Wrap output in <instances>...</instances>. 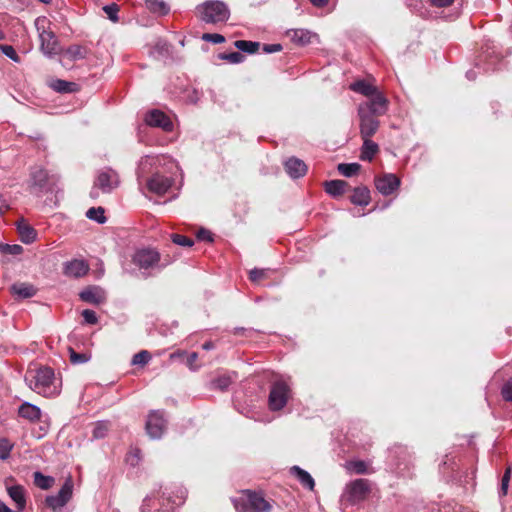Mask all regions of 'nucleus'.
<instances>
[{
	"label": "nucleus",
	"mask_w": 512,
	"mask_h": 512,
	"mask_svg": "<svg viewBox=\"0 0 512 512\" xmlns=\"http://www.w3.org/2000/svg\"><path fill=\"white\" fill-rule=\"evenodd\" d=\"M388 110V100L385 96H378L374 101H365L359 104L357 114L359 117V130L361 138H371L380 126L379 117Z\"/></svg>",
	"instance_id": "obj_1"
},
{
	"label": "nucleus",
	"mask_w": 512,
	"mask_h": 512,
	"mask_svg": "<svg viewBox=\"0 0 512 512\" xmlns=\"http://www.w3.org/2000/svg\"><path fill=\"white\" fill-rule=\"evenodd\" d=\"M25 381L33 391L45 397H52L59 393L55 384L54 371L49 367L28 371L25 375Z\"/></svg>",
	"instance_id": "obj_2"
},
{
	"label": "nucleus",
	"mask_w": 512,
	"mask_h": 512,
	"mask_svg": "<svg viewBox=\"0 0 512 512\" xmlns=\"http://www.w3.org/2000/svg\"><path fill=\"white\" fill-rule=\"evenodd\" d=\"M34 25L38 33L40 51L48 58L58 55L61 48L56 34L51 29V21L46 16H39L35 19Z\"/></svg>",
	"instance_id": "obj_3"
},
{
	"label": "nucleus",
	"mask_w": 512,
	"mask_h": 512,
	"mask_svg": "<svg viewBox=\"0 0 512 512\" xmlns=\"http://www.w3.org/2000/svg\"><path fill=\"white\" fill-rule=\"evenodd\" d=\"M132 262L141 271L142 276L147 278L153 275V271H161L170 261H161V254L153 248H141L135 251Z\"/></svg>",
	"instance_id": "obj_4"
},
{
	"label": "nucleus",
	"mask_w": 512,
	"mask_h": 512,
	"mask_svg": "<svg viewBox=\"0 0 512 512\" xmlns=\"http://www.w3.org/2000/svg\"><path fill=\"white\" fill-rule=\"evenodd\" d=\"M199 18L208 24L224 23L229 19L230 11L225 3L218 0H208L198 5Z\"/></svg>",
	"instance_id": "obj_5"
},
{
	"label": "nucleus",
	"mask_w": 512,
	"mask_h": 512,
	"mask_svg": "<svg viewBox=\"0 0 512 512\" xmlns=\"http://www.w3.org/2000/svg\"><path fill=\"white\" fill-rule=\"evenodd\" d=\"M291 394V385L287 380L283 378L275 380L270 387L268 397L269 409L271 411L282 410L290 399Z\"/></svg>",
	"instance_id": "obj_6"
},
{
	"label": "nucleus",
	"mask_w": 512,
	"mask_h": 512,
	"mask_svg": "<svg viewBox=\"0 0 512 512\" xmlns=\"http://www.w3.org/2000/svg\"><path fill=\"white\" fill-rule=\"evenodd\" d=\"M238 512H270L271 505L260 494L248 491L245 498L235 501Z\"/></svg>",
	"instance_id": "obj_7"
},
{
	"label": "nucleus",
	"mask_w": 512,
	"mask_h": 512,
	"mask_svg": "<svg viewBox=\"0 0 512 512\" xmlns=\"http://www.w3.org/2000/svg\"><path fill=\"white\" fill-rule=\"evenodd\" d=\"M371 491L370 481L360 478L346 485L345 497L350 504H357L365 500Z\"/></svg>",
	"instance_id": "obj_8"
},
{
	"label": "nucleus",
	"mask_w": 512,
	"mask_h": 512,
	"mask_svg": "<svg viewBox=\"0 0 512 512\" xmlns=\"http://www.w3.org/2000/svg\"><path fill=\"white\" fill-rule=\"evenodd\" d=\"M119 185L118 174L112 169H105L99 172L94 187L91 191L92 197H97L98 192L96 188L100 189L103 193H110Z\"/></svg>",
	"instance_id": "obj_9"
},
{
	"label": "nucleus",
	"mask_w": 512,
	"mask_h": 512,
	"mask_svg": "<svg viewBox=\"0 0 512 512\" xmlns=\"http://www.w3.org/2000/svg\"><path fill=\"white\" fill-rule=\"evenodd\" d=\"M73 493V481L69 477L65 480L61 489L56 495L47 496L45 499L46 505L53 510L63 507L71 499Z\"/></svg>",
	"instance_id": "obj_10"
},
{
	"label": "nucleus",
	"mask_w": 512,
	"mask_h": 512,
	"mask_svg": "<svg viewBox=\"0 0 512 512\" xmlns=\"http://www.w3.org/2000/svg\"><path fill=\"white\" fill-rule=\"evenodd\" d=\"M166 427V420L164 419L163 411L157 410L152 411L148 415V419L146 421V431L147 434L152 439H159L164 433Z\"/></svg>",
	"instance_id": "obj_11"
},
{
	"label": "nucleus",
	"mask_w": 512,
	"mask_h": 512,
	"mask_svg": "<svg viewBox=\"0 0 512 512\" xmlns=\"http://www.w3.org/2000/svg\"><path fill=\"white\" fill-rule=\"evenodd\" d=\"M146 186L151 193L162 196L171 188L172 180L159 173H153L152 177L146 180Z\"/></svg>",
	"instance_id": "obj_12"
},
{
	"label": "nucleus",
	"mask_w": 512,
	"mask_h": 512,
	"mask_svg": "<svg viewBox=\"0 0 512 512\" xmlns=\"http://www.w3.org/2000/svg\"><path fill=\"white\" fill-rule=\"evenodd\" d=\"M145 122L151 127H158L164 131H172L173 123L170 118L160 110H152L145 116Z\"/></svg>",
	"instance_id": "obj_13"
},
{
	"label": "nucleus",
	"mask_w": 512,
	"mask_h": 512,
	"mask_svg": "<svg viewBox=\"0 0 512 512\" xmlns=\"http://www.w3.org/2000/svg\"><path fill=\"white\" fill-rule=\"evenodd\" d=\"M89 271L88 263L83 259H73L63 264V274L67 277L80 278Z\"/></svg>",
	"instance_id": "obj_14"
},
{
	"label": "nucleus",
	"mask_w": 512,
	"mask_h": 512,
	"mask_svg": "<svg viewBox=\"0 0 512 512\" xmlns=\"http://www.w3.org/2000/svg\"><path fill=\"white\" fill-rule=\"evenodd\" d=\"M400 185L399 178L394 174H385L375 179L377 190L384 196L391 195Z\"/></svg>",
	"instance_id": "obj_15"
},
{
	"label": "nucleus",
	"mask_w": 512,
	"mask_h": 512,
	"mask_svg": "<svg viewBox=\"0 0 512 512\" xmlns=\"http://www.w3.org/2000/svg\"><path fill=\"white\" fill-rule=\"evenodd\" d=\"M349 89L359 93L369 99L367 101H374L376 97L384 96L382 92H380L376 86L370 84L365 80H357L350 84Z\"/></svg>",
	"instance_id": "obj_16"
},
{
	"label": "nucleus",
	"mask_w": 512,
	"mask_h": 512,
	"mask_svg": "<svg viewBox=\"0 0 512 512\" xmlns=\"http://www.w3.org/2000/svg\"><path fill=\"white\" fill-rule=\"evenodd\" d=\"M79 297L86 303L100 305L106 301V292L101 287L90 286L82 290Z\"/></svg>",
	"instance_id": "obj_17"
},
{
	"label": "nucleus",
	"mask_w": 512,
	"mask_h": 512,
	"mask_svg": "<svg viewBox=\"0 0 512 512\" xmlns=\"http://www.w3.org/2000/svg\"><path fill=\"white\" fill-rule=\"evenodd\" d=\"M285 171L293 178L298 179L303 177L307 172V165L304 161L296 157H290L284 163Z\"/></svg>",
	"instance_id": "obj_18"
},
{
	"label": "nucleus",
	"mask_w": 512,
	"mask_h": 512,
	"mask_svg": "<svg viewBox=\"0 0 512 512\" xmlns=\"http://www.w3.org/2000/svg\"><path fill=\"white\" fill-rule=\"evenodd\" d=\"M159 163L160 158L158 156L146 155L142 157L137 168L138 180L141 181L147 174L152 173L153 168L157 167Z\"/></svg>",
	"instance_id": "obj_19"
},
{
	"label": "nucleus",
	"mask_w": 512,
	"mask_h": 512,
	"mask_svg": "<svg viewBox=\"0 0 512 512\" xmlns=\"http://www.w3.org/2000/svg\"><path fill=\"white\" fill-rule=\"evenodd\" d=\"M11 292L19 299H27L36 295L37 289L29 283H15L11 286Z\"/></svg>",
	"instance_id": "obj_20"
},
{
	"label": "nucleus",
	"mask_w": 512,
	"mask_h": 512,
	"mask_svg": "<svg viewBox=\"0 0 512 512\" xmlns=\"http://www.w3.org/2000/svg\"><path fill=\"white\" fill-rule=\"evenodd\" d=\"M31 186L44 189L48 182V173L41 167H34L30 173Z\"/></svg>",
	"instance_id": "obj_21"
},
{
	"label": "nucleus",
	"mask_w": 512,
	"mask_h": 512,
	"mask_svg": "<svg viewBox=\"0 0 512 512\" xmlns=\"http://www.w3.org/2000/svg\"><path fill=\"white\" fill-rule=\"evenodd\" d=\"M18 412L22 418L28 419L32 422L38 421L41 417L40 408L36 405L29 403V402L23 403L19 407Z\"/></svg>",
	"instance_id": "obj_22"
},
{
	"label": "nucleus",
	"mask_w": 512,
	"mask_h": 512,
	"mask_svg": "<svg viewBox=\"0 0 512 512\" xmlns=\"http://www.w3.org/2000/svg\"><path fill=\"white\" fill-rule=\"evenodd\" d=\"M291 475L295 476L298 481L309 490H313L315 487V482L312 476L299 466H293L290 468Z\"/></svg>",
	"instance_id": "obj_23"
},
{
	"label": "nucleus",
	"mask_w": 512,
	"mask_h": 512,
	"mask_svg": "<svg viewBox=\"0 0 512 512\" xmlns=\"http://www.w3.org/2000/svg\"><path fill=\"white\" fill-rule=\"evenodd\" d=\"M348 183L344 180H330L324 183L326 193L332 197H338L345 193Z\"/></svg>",
	"instance_id": "obj_24"
},
{
	"label": "nucleus",
	"mask_w": 512,
	"mask_h": 512,
	"mask_svg": "<svg viewBox=\"0 0 512 512\" xmlns=\"http://www.w3.org/2000/svg\"><path fill=\"white\" fill-rule=\"evenodd\" d=\"M8 495L16 503L18 511L26 505L25 490L21 485H14L7 488Z\"/></svg>",
	"instance_id": "obj_25"
},
{
	"label": "nucleus",
	"mask_w": 512,
	"mask_h": 512,
	"mask_svg": "<svg viewBox=\"0 0 512 512\" xmlns=\"http://www.w3.org/2000/svg\"><path fill=\"white\" fill-rule=\"evenodd\" d=\"M363 145L361 148V160L371 161L374 156L378 153V144L371 140V138H362Z\"/></svg>",
	"instance_id": "obj_26"
},
{
	"label": "nucleus",
	"mask_w": 512,
	"mask_h": 512,
	"mask_svg": "<svg viewBox=\"0 0 512 512\" xmlns=\"http://www.w3.org/2000/svg\"><path fill=\"white\" fill-rule=\"evenodd\" d=\"M350 201L359 206H366L370 202V191L366 187H357L354 189Z\"/></svg>",
	"instance_id": "obj_27"
},
{
	"label": "nucleus",
	"mask_w": 512,
	"mask_h": 512,
	"mask_svg": "<svg viewBox=\"0 0 512 512\" xmlns=\"http://www.w3.org/2000/svg\"><path fill=\"white\" fill-rule=\"evenodd\" d=\"M290 39L299 45H306L311 42L313 34L305 29H294L288 32Z\"/></svg>",
	"instance_id": "obj_28"
},
{
	"label": "nucleus",
	"mask_w": 512,
	"mask_h": 512,
	"mask_svg": "<svg viewBox=\"0 0 512 512\" xmlns=\"http://www.w3.org/2000/svg\"><path fill=\"white\" fill-rule=\"evenodd\" d=\"M50 87L54 91L59 92V93H72V92L76 91L77 84L74 82H69V81L62 80V79H56L50 83Z\"/></svg>",
	"instance_id": "obj_29"
},
{
	"label": "nucleus",
	"mask_w": 512,
	"mask_h": 512,
	"mask_svg": "<svg viewBox=\"0 0 512 512\" xmlns=\"http://www.w3.org/2000/svg\"><path fill=\"white\" fill-rule=\"evenodd\" d=\"M18 233L21 241L26 244L34 242L37 236L35 229L27 224H19Z\"/></svg>",
	"instance_id": "obj_30"
},
{
	"label": "nucleus",
	"mask_w": 512,
	"mask_h": 512,
	"mask_svg": "<svg viewBox=\"0 0 512 512\" xmlns=\"http://www.w3.org/2000/svg\"><path fill=\"white\" fill-rule=\"evenodd\" d=\"M87 50L80 45H72L65 50L66 57L71 61H77L86 57Z\"/></svg>",
	"instance_id": "obj_31"
},
{
	"label": "nucleus",
	"mask_w": 512,
	"mask_h": 512,
	"mask_svg": "<svg viewBox=\"0 0 512 512\" xmlns=\"http://www.w3.org/2000/svg\"><path fill=\"white\" fill-rule=\"evenodd\" d=\"M234 46L242 52L253 54L258 51L260 43L248 40H237L234 42Z\"/></svg>",
	"instance_id": "obj_32"
},
{
	"label": "nucleus",
	"mask_w": 512,
	"mask_h": 512,
	"mask_svg": "<svg viewBox=\"0 0 512 512\" xmlns=\"http://www.w3.org/2000/svg\"><path fill=\"white\" fill-rule=\"evenodd\" d=\"M33 477H34V484L43 490L49 489L54 483L53 477L46 476L39 471L34 472Z\"/></svg>",
	"instance_id": "obj_33"
},
{
	"label": "nucleus",
	"mask_w": 512,
	"mask_h": 512,
	"mask_svg": "<svg viewBox=\"0 0 512 512\" xmlns=\"http://www.w3.org/2000/svg\"><path fill=\"white\" fill-rule=\"evenodd\" d=\"M146 6L151 12L159 15H165L169 12L168 5L162 0H146Z\"/></svg>",
	"instance_id": "obj_34"
},
{
	"label": "nucleus",
	"mask_w": 512,
	"mask_h": 512,
	"mask_svg": "<svg viewBox=\"0 0 512 512\" xmlns=\"http://www.w3.org/2000/svg\"><path fill=\"white\" fill-rule=\"evenodd\" d=\"M361 166L358 163H341L338 165V171L345 177H352L358 173Z\"/></svg>",
	"instance_id": "obj_35"
},
{
	"label": "nucleus",
	"mask_w": 512,
	"mask_h": 512,
	"mask_svg": "<svg viewBox=\"0 0 512 512\" xmlns=\"http://www.w3.org/2000/svg\"><path fill=\"white\" fill-rule=\"evenodd\" d=\"M110 428V423L108 421H98L95 423L92 435L93 439H102L104 438Z\"/></svg>",
	"instance_id": "obj_36"
},
{
	"label": "nucleus",
	"mask_w": 512,
	"mask_h": 512,
	"mask_svg": "<svg viewBox=\"0 0 512 512\" xmlns=\"http://www.w3.org/2000/svg\"><path fill=\"white\" fill-rule=\"evenodd\" d=\"M104 212L105 211L102 207H92L86 212V217L90 220L96 221L99 224H103L106 222Z\"/></svg>",
	"instance_id": "obj_37"
},
{
	"label": "nucleus",
	"mask_w": 512,
	"mask_h": 512,
	"mask_svg": "<svg viewBox=\"0 0 512 512\" xmlns=\"http://www.w3.org/2000/svg\"><path fill=\"white\" fill-rule=\"evenodd\" d=\"M231 383L232 379L229 375H221L211 381V386L213 389L224 391L231 385Z\"/></svg>",
	"instance_id": "obj_38"
},
{
	"label": "nucleus",
	"mask_w": 512,
	"mask_h": 512,
	"mask_svg": "<svg viewBox=\"0 0 512 512\" xmlns=\"http://www.w3.org/2000/svg\"><path fill=\"white\" fill-rule=\"evenodd\" d=\"M219 58L232 64H239L244 61L245 56L241 52L234 51L231 53H220Z\"/></svg>",
	"instance_id": "obj_39"
},
{
	"label": "nucleus",
	"mask_w": 512,
	"mask_h": 512,
	"mask_svg": "<svg viewBox=\"0 0 512 512\" xmlns=\"http://www.w3.org/2000/svg\"><path fill=\"white\" fill-rule=\"evenodd\" d=\"M70 361L72 364H83L90 360V355L87 353H77L74 349L69 348Z\"/></svg>",
	"instance_id": "obj_40"
},
{
	"label": "nucleus",
	"mask_w": 512,
	"mask_h": 512,
	"mask_svg": "<svg viewBox=\"0 0 512 512\" xmlns=\"http://www.w3.org/2000/svg\"><path fill=\"white\" fill-rule=\"evenodd\" d=\"M150 359H151V354L146 350H142L133 356L131 363L133 365L143 366V365H146L150 361Z\"/></svg>",
	"instance_id": "obj_41"
},
{
	"label": "nucleus",
	"mask_w": 512,
	"mask_h": 512,
	"mask_svg": "<svg viewBox=\"0 0 512 512\" xmlns=\"http://www.w3.org/2000/svg\"><path fill=\"white\" fill-rule=\"evenodd\" d=\"M0 51L8 58H10L12 61L19 63L20 57L16 53L15 49L11 45L6 44H0Z\"/></svg>",
	"instance_id": "obj_42"
},
{
	"label": "nucleus",
	"mask_w": 512,
	"mask_h": 512,
	"mask_svg": "<svg viewBox=\"0 0 512 512\" xmlns=\"http://www.w3.org/2000/svg\"><path fill=\"white\" fill-rule=\"evenodd\" d=\"M348 469L352 470L356 474H366L367 471V464L366 462L362 460L357 461H351L348 463Z\"/></svg>",
	"instance_id": "obj_43"
},
{
	"label": "nucleus",
	"mask_w": 512,
	"mask_h": 512,
	"mask_svg": "<svg viewBox=\"0 0 512 512\" xmlns=\"http://www.w3.org/2000/svg\"><path fill=\"white\" fill-rule=\"evenodd\" d=\"M0 251L4 254L19 255L22 253L23 248L21 245L18 244L11 245L0 243Z\"/></svg>",
	"instance_id": "obj_44"
},
{
	"label": "nucleus",
	"mask_w": 512,
	"mask_h": 512,
	"mask_svg": "<svg viewBox=\"0 0 512 512\" xmlns=\"http://www.w3.org/2000/svg\"><path fill=\"white\" fill-rule=\"evenodd\" d=\"M13 445L6 438L0 439V459L6 460L10 456Z\"/></svg>",
	"instance_id": "obj_45"
},
{
	"label": "nucleus",
	"mask_w": 512,
	"mask_h": 512,
	"mask_svg": "<svg viewBox=\"0 0 512 512\" xmlns=\"http://www.w3.org/2000/svg\"><path fill=\"white\" fill-rule=\"evenodd\" d=\"M103 10L112 22H114V23L118 22L119 6L117 4L112 3L110 5H106L103 7Z\"/></svg>",
	"instance_id": "obj_46"
},
{
	"label": "nucleus",
	"mask_w": 512,
	"mask_h": 512,
	"mask_svg": "<svg viewBox=\"0 0 512 512\" xmlns=\"http://www.w3.org/2000/svg\"><path fill=\"white\" fill-rule=\"evenodd\" d=\"M171 239L174 244L183 247H191L194 244L192 239L180 234H172Z\"/></svg>",
	"instance_id": "obj_47"
},
{
	"label": "nucleus",
	"mask_w": 512,
	"mask_h": 512,
	"mask_svg": "<svg viewBox=\"0 0 512 512\" xmlns=\"http://www.w3.org/2000/svg\"><path fill=\"white\" fill-rule=\"evenodd\" d=\"M501 395L505 401L512 402V377L502 386Z\"/></svg>",
	"instance_id": "obj_48"
},
{
	"label": "nucleus",
	"mask_w": 512,
	"mask_h": 512,
	"mask_svg": "<svg viewBox=\"0 0 512 512\" xmlns=\"http://www.w3.org/2000/svg\"><path fill=\"white\" fill-rule=\"evenodd\" d=\"M202 40L213 44H220L225 41V38L223 35L217 33H204L202 35Z\"/></svg>",
	"instance_id": "obj_49"
},
{
	"label": "nucleus",
	"mask_w": 512,
	"mask_h": 512,
	"mask_svg": "<svg viewBox=\"0 0 512 512\" xmlns=\"http://www.w3.org/2000/svg\"><path fill=\"white\" fill-rule=\"evenodd\" d=\"M82 317L85 323L95 325L98 322V317L93 310L85 309L82 311Z\"/></svg>",
	"instance_id": "obj_50"
},
{
	"label": "nucleus",
	"mask_w": 512,
	"mask_h": 512,
	"mask_svg": "<svg viewBox=\"0 0 512 512\" xmlns=\"http://www.w3.org/2000/svg\"><path fill=\"white\" fill-rule=\"evenodd\" d=\"M140 461V450L135 448L133 450H131L127 457H126V462L128 464H130L131 466H136Z\"/></svg>",
	"instance_id": "obj_51"
},
{
	"label": "nucleus",
	"mask_w": 512,
	"mask_h": 512,
	"mask_svg": "<svg viewBox=\"0 0 512 512\" xmlns=\"http://www.w3.org/2000/svg\"><path fill=\"white\" fill-rule=\"evenodd\" d=\"M266 274H267L266 270L254 268L249 273V279L252 282H259L260 280H262L263 278L266 277Z\"/></svg>",
	"instance_id": "obj_52"
},
{
	"label": "nucleus",
	"mask_w": 512,
	"mask_h": 512,
	"mask_svg": "<svg viewBox=\"0 0 512 512\" xmlns=\"http://www.w3.org/2000/svg\"><path fill=\"white\" fill-rule=\"evenodd\" d=\"M510 475H511V468L508 467L505 470L504 475L502 477V481H501V494L502 495H506L507 494L508 485H509V481H510Z\"/></svg>",
	"instance_id": "obj_53"
},
{
	"label": "nucleus",
	"mask_w": 512,
	"mask_h": 512,
	"mask_svg": "<svg viewBox=\"0 0 512 512\" xmlns=\"http://www.w3.org/2000/svg\"><path fill=\"white\" fill-rule=\"evenodd\" d=\"M197 238H198V240H201V241H207V242H212L213 241V237H212L211 232L209 230H206V229H200L197 232Z\"/></svg>",
	"instance_id": "obj_54"
},
{
	"label": "nucleus",
	"mask_w": 512,
	"mask_h": 512,
	"mask_svg": "<svg viewBox=\"0 0 512 512\" xmlns=\"http://www.w3.org/2000/svg\"><path fill=\"white\" fill-rule=\"evenodd\" d=\"M197 358H198V354L196 352H192L188 355L186 364L190 368V370H193V371L197 370L198 367L194 365Z\"/></svg>",
	"instance_id": "obj_55"
},
{
	"label": "nucleus",
	"mask_w": 512,
	"mask_h": 512,
	"mask_svg": "<svg viewBox=\"0 0 512 512\" xmlns=\"http://www.w3.org/2000/svg\"><path fill=\"white\" fill-rule=\"evenodd\" d=\"M282 50V46L280 44H264L263 51L267 54L279 52Z\"/></svg>",
	"instance_id": "obj_56"
},
{
	"label": "nucleus",
	"mask_w": 512,
	"mask_h": 512,
	"mask_svg": "<svg viewBox=\"0 0 512 512\" xmlns=\"http://www.w3.org/2000/svg\"><path fill=\"white\" fill-rule=\"evenodd\" d=\"M431 4L435 7L442 8L450 6L454 0H430Z\"/></svg>",
	"instance_id": "obj_57"
},
{
	"label": "nucleus",
	"mask_w": 512,
	"mask_h": 512,
	"mask_svg": "<svg viewBox=\"0 0 512 512\" xmlns=\"http://www.w3.org/2000/svg\"><path fill=\"white\" fill-rule=\"evenodd\" d=\"M252 333H253L252 329H246V328H243V327H236L233 330V334L234 335L250 336Z\"/></svg>",
	"instance_id": "obj_58"
},
{
	"label": "nucleus",
	"mask_w": 512,
	"mask_h": 512,
	"mask_svg": "<svg viewBox=\"0 0 512 512\" xmlns=\"http://www.w3.org/2000/svg\"><path fill=\"white\" fill-rule=\"evenodd\" d=\"M314 6L323 7L327 4L328 0H310Z\"/></svg>",
	"instance_id": "obj_59"
},
{
	"label": "nucleus",
	"mask_w": 512,
	"mask_h": 512,
	"mask_svg": "<svg viewBox=\"0 0 512 512\" xmlns=\"http://www.w3.org/2000/svg\"><path fill=\"white\" fill-rule=\"evenodd\" d=\"M202 348L204 350H211V349H214L215 348V344L212 342V341H206L203 345H202Z\"/></svg>",
	"instance_id": "obj_60"
},
{
	"label": "nucleus",
	"mask_w": 512,
	"mask_h": 512,
	"mask_svg": "<svg viewBox=\"0 0 512 512\" xmlns=\"http://www.w3.org/2000/svg\"><path fill=\"white\" fill-rule=\"evenodd\" d=\"M156 47H159V48H161V49H163V50L165 49L166 51H168V48H167V44H166V43H158V44L156 45Z\"/></svg>",
	"instance_id": "obj_61"
},
{
	"label": "nucleus",
	"mask_w": 512,
	"mask_h": 512,
	"mask_svg": "<svg viewBox=\"0 0 512 512\" xmlns=\"http://www.w3.org/2000/svg\"><path fill=\"white\" fill-rule=\"evenodd\" d=\"M466 75H467V77H468L469 79H474V75H473V73H472L471 71L467 72V74H466Z\"/></svg>",
	"instance_id": "obj_62"
},
{
	"label": "nucleus",
	"mask_w": 512,
	"mask_h": 512,
	"mask_svg": "<svg viewBox=\"0 0 512 512\" xmlns=\"http://www.w3.org/2000/svg\"><path fill=\"white\" fill-rule=\"evenodd\" d=\"M146 502H147V499L144 500V503L142 505V512H146Z\"/></svg>",
	"instance_id": "obj_63"
},
{
	"label": "nucleus",
	"mask_w": 512,
	"mask_h": 512,
	"mask_svg": "<svg viewBox=\"0 0 512 512\" xmlns=\"http://www.w3.org/2000/svg\"><path fill=\"white\" fill-rule=\"evenodd\" d=\"M42 3L49 4L52 0H39Z\"/></svg>",
	"instance_id": "obj_64"
}]
</instances>
